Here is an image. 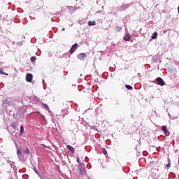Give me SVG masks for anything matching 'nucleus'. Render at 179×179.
I'll return each mask as SVG.
<instances>
[{
  "mask_svg": "<svg viewBox=\"0 0 179 179\" xmlns=\"http://www.w3.org/2000/svg\"><path fill=\"white\" fill-rule=\"evenodd\" d=\"M43 106L46 110H50V108L48 107V105H47V103H43Z\"/></svg>",
  "mask_w": 179,
  "mask_h": 179,
  "instance_id": "4be33fe9",
  "label": "nucleus"
},
{
  "mask_svg": "<svg viewBox=\"0 0 179 179\" xmlns=\"http://www.w3.org/2000/svg\"><path fill=\"white\" fill-rule=\"evenodd\" d=\"M117 10L119 12H124V10H125V8L124 7V4H122L121 6L117 7Z\"/></svg>",
  "mask_w": 179,
  "mask_h": 179,
  "instance_id": "4468645a",
  "label": "nucleus"
},
{
  "mask_svg": "<svg viewBox=\"0 0 179 179\" xmlns=\"http://www.w3.org/2000/svg\"><path fill=\"white\" fill-rule=\"evenodd\" d=\"M66 114V115H68V113H65Z\"/></svg>",
  "mask_w": 179,
  "mask_h": 179,
  "instance_id": "473e14b6",
  "label": "nucleus"
},
{
  "mask_svg": "<svg viewBox=\"0 0 179 179\" xmlns=\"http://www.w3.org/2000/svg\"><path fill=\"white\" fill-rule=\"evenodd\" d=\"M36 57L32 56V57H31V62H36Z\"/></svg>",
  "mask_w": 179,
  "mask_h": 179,
  "instance_id": "5701e85b",
  "label": "nucleus"
},
{
  "mask_svg": "<svg viewBox=\"0 0 179 179\" xmlns=\"http://www.w3.org/2000/svg\"><path fill=\"white\" fill-rule=\"evenodd\" d=\"M21 151L24 155H29V153H30V150H29V148L26 146L23 147L22 149L21 150Z\"/></svg>",
  "mask_w": 179,
  "mask_h": 179,
  "instance_id": "0eeeda50",
  "label": "nucleus"
},
{
  "mask_svg": "<svg viewBox=\"0 0 179 179\" xmlns=\"http://www.w3.org/2000/svg\"><path fill=\"white\" fill-rule=\"evenodd\" d=\"M125 87H126V89H127V90H132V89H133L132 86H131L129 85H126Z\"/></svg>",
  "mask_w": 179,
  "mask_h": 179,
  "instance_id": "aec40b11",
  "label": "nucleus"
},
{
  "mask_svg": "<svg viewBox=\"0 0 179 179\" xmlns=\"http://www.w3.org/2000/svg\"><path fill=\"white\" fill-rule=\"evenodd\" d=\"M16 125H17V121L13 122L10 125V127L13 129V131L16 130Z\"/></svg>",
  "mask_w": 179,
  "mask_h": 179,
  "instance_id": "1a4fd4ad",
  "label": "nucleus"
},
{
  "mask_svg": "<svg viewBox=\"0 0 179 179\" xmlns=\"http://www.w3.org/2000/svg\"><path fill=\"white\" fill-rule=\"evenodd\" d=\"M17 154L19 159H21L22 162H26V160H27V154L22 153V149L17 148Z\"/></svg>",
  "mask_w": 179,
  "mask_h": 179,
  "instance_id": "f257e3e1",
  "label": "nucleus"
},
{
  "mask_svg": "<svg viewBox=\"0 0 179 179\" xmlns=\"http://www.w3.org/2000/svg\"><path fill=\"white\" fill-rule=\"evenodd\" d=\"M100 1H101V0H98V1H96V3H97V5H99V2H100Z\"/></svg>",
  "mask_w": 179,
  "mask_h": 179,
  "instance_id": "c85d7f7f",
  "label": "nucleus"
},
{
  "mask_svg": "<svg viewBox=\"0 0 179 179\" xmlns=\"http://www.w3.org/2000/svg\"><path fill=\"white\" fill-rule=\"evenodd\" d=\"M156 82L159 86H164L166 85V82L163 80V78L158 77L156 78Z\"/></svg>",
  "mask_w": 179,
  "mask_h": 179,
  "instance_id": "f03ea898",
  "label": "nucleus"
},
{
  "mask_svg": "<svg viewBox=\"0 0 179 179\" xmlns=\"http://www.w3.org/2000/svg\"><path fill=\"white\" fill-rule=\"evenodd\" d=\"M162 130L165 134V135H170V131L167 129V126H162Z\"/></svg>",
  "mask_w": 179,
  "mask_h": 179,
  "instance_id": "6e6552de",
  "label": "nucleus"
},
{
  "mask_svg": "<svg viewBox=\"0 0 179 179\" xmlns=\"http://www.w3.org/2000/svg\"><path fill=\"white\" fill-rule=\"evenodd\" d=\"M77 162H78V163H80V162H79V158L77 159Z\"/></svg>",
  "mask_w": 179,
  "mask_h": 179,
  "instance_id": "7c9ffc66",
  "label": "nucleus"
},
{
  "mask_svg": "<svg viewBox=\"0 0 179 179\" xmlns=\"http://www.w3.org/2000/svg\"><path fill=\"white\" fill-rule=\"evenodd\" d=\"M132 6V3H123V6L124 7V10H126V9H128L129 8H131V6Z\"/></svg>",
  "mask_w": 179,
  "mask_h": 179,
  "instance_id": "f8f14e48",
  "label": "nucleus"
},
{
  "mask_svg": "<svg viewBox=\"0 0 179 179\" xmlns=\"http://www.w3.org/2000/svg\"><path fill=\"white\" fill-rule=\"evenodd\" d=\"M26 80L29 82V83H31L33 80V74L28 73L26 75Z\"/></svg>",
  "mask_w": 179,
  "mask_h": 179,
  "instance_id": "20e7f679",
  "label": "nucleus"
},
{
  "mask_svg": "<svg viewBox=\"0 0 179 179\" xmlns=\"http://www.w3.org/2000/svg\"><path fill=\"white\" fill-rule=\"evenodd\" d=\"M103 155H107V150H106V148H103Z\"/></svg>",
  "mask_w": 179,
  "mask_h": 179,
  "instance_id": "393cba45",
  "label": "nucleus"
},
{
  "mask_svg": "<svg viewBox=\"0 0 179 179\" xmlns=\"http://www.w3.org/2000/svg\"><path fill=\"white\" fill-rule=\"evenodd\" d=\"M87 57V55L86 53H80L77 55L78 59H80V61H85Z\"/></svg>",
  "mask_w": 179,
  "mask_h": 179,
  "instance_id": "7ed1b4c3",
  "label": "nucleus"
},
{
  "mask_svg": "<svg viewBox=\"0 0 179 179\" xmlns=\"http://www.w3.org/2000/svg\"><path fill=\"white\" fill-rule=\"evenodd\" d=\"M96 125H99L98 123H96Z\"/></svg>",
  "mask_w": 179,
  "mask_h": 179,
  "instance_id": "f704fd0d",
  "label": "nucleus"
},
{
  "mask_svg": "<svg viewBox=\"0 0 179 179\" xmlns=\"http://www.w3.org/2000/svg\"><path fill=\"white\" fill-rule=\"evenodd\" d=\"M90 127V129H93L94 131H96L97 132L99 131V129H97V125L94 126V125H88Z\"/></svg>",
  "mask_w": 179,
  "mask_h": 179,
  "instance_id": "ddd939ff",
  "label": "nucleus"
},
{
  "mask_svg": "<svg viewBox=\"0 0 179 179\" xmlns=\"http://www.w3.org/2000/svg\"><path fill=\"white\" fill-rule=\"evenodd\" d=\"M169 117L171 116L170 114H169Z\"/></svg>",
  "mask_w": 179,
  "mask_h": 179,
  "instance_id": "72a5a7b5",
  "label": "nucleus"
},
{
  "mask_svg": "<svg viewBox=\"0 0 179 179\" xmlns=\"http://www.w3.org/2000/svg\"><path fill=\"white\" fill-rule=\"evenodd\" d=\"M24 132V127H23V125H21L20 130V135H23Z\"/></svg>",
  "mask_w": 179,
  "mask_h": 179,
  "instance_id": "dca6fc26",
  "label": "nucleus"
},
{
  "mask_svg": "<svg viewBox=\"0 0 179 179\" xmlns=\"http://www.w3.org/2000/svg\"><path fill=\"white\" fill-rule=\"evenodd\" d=\"M62 31H65V28H63V29H62Z\"/></svg>",
  "mask_w": 179,
  "mask_h": 179,
  "instance_id": "c756f323",
  "label": "nucleus"
},
{
  "mask_svg": "<svg viewBox=\"0 0 179 179\" xmlns=\"http://www.w3.org/2000/svg\"><path fill=\"white\" fill-rule=\"evenodd\" d=\"M37 114L39 115V118H41L42 121H45V117H44V115H41L38 112L37 113Z\"/></svg>",
  "mask_w": 179,
  "mask_h": 179,
  "instance_id": "6ab92c4d",
  "label": "nucleus"
},
{
  "mask_svg": "<svg viewBox=\"0 0 179 179\" xmlns=\"http://www.w3.org/2000/svg\"><path fill=\"white\" fill-rule=\"evenodd\" d=\"M3 107H9L10 106V99H4L3 101Z\"/></svg>",
  "mask_w": 179,
  "mask_h": 179,
  "instance_id": "39448f33",
  "label": "nucleus"
},
{
  "mask_svg": "<svg viewBox=\"0 0 179 179\" xmlns=\"http://www.w3.org/2000/svg\"><path fill=\"white\" fill-rule=\"evenodd\" d=\"M66 148L70 151L72 152V153H75V148L69 145H66Z\"/></svg>",
  "mask_w": 179,
  "mask_h": 179,
  "instance_id": "9b49d317",
  "label": "nucleus"
},
{
  "mask_svg": "<svg viewBox=\"0 0 179 179\" xmlns=\"http://www.w3.org/2000/svg\"><path fill=\"white\" fill-rule=\"evenodd\" d=\"M95 135H97V134H95Z\"/></svg>",
  "mask_w": 179,
  "mask_h": 179,
  "instance_id": "e433bc0d",
  "label": "nucleus"
},
{
  "mask_svg": "<svg viewBox=\"0 0 179 179\" xmlns=\"http://www.w3.org/2000/svg\"><path fill=\"white\" fill-rule=\"evenodd\" d=\"M171 164L170 163H169L168 164H166V167H171Z\"/></svg>",
  "mask_w": 179,
  "mask_h": 179,
  "instance_id": "cd10ccee",
  "label": "nucleus"
},
{
  "mask_svg": "<svg viewBox=\"0 0 179 179\" xmlns=\"http://www.w3.org/2000/svg\"><path fill=\"white\" fill-rule=\"evenodd\" d=\"M0 73H1V75H6V76H8V73L3 72V69H0Z\"/></svg>",
  "mask_w": 179,
  "mask_h": 179,
  "instance_id": "412c9836",
  "label": "nucleus"
},
{
  "mask_svg": "<svg viewBox=\"0 0 179 179\" xmlns=\"http://www.w3.org/2000/svg\"><path fill=\"white\" fill-rule=\"evenodd\" d=\"M113 104H115V106L120 104V101H118V99L117 98L113 99Z\"/></svg>",
  "mask_w": 179,
  "mask_h": 179,
  "instance_id": "2eb2a0df",
  "label": "nucleus"
},
{
  "mask_svg": "<svg viewBox=\"0 0 179 179\" xmlns=\"http://www.w3.org/2000/svg\"><path fill=\"white\" fill-rule=\"evenodd\" d=\"M151 38L152 39V40H156V38H157V32H154L153 34H152V37H151Z\"/></svg>",
  "mask_w": 179,
  "mask_h": 179,
  "instance_id": "f3484780",
  "label": "nucleus"
},
{
  "mask_svg": "<svg viewBox=\"0 0 179 179\" xmlns=\"http://www.w3.org/2000/svg\"><path fill=\"white\" fill-rule=\"evenodd\" d=\"M88 26H96V21H89Z\"/></svg>",
  "mask_w": 179,
  "mask_h": 179,
  "instance_id": "a211bd4d",
  "label": "nucleus"
},
{
  "mask_svg": "<svg viewBox=\"0 0 179 179\" xmlns=\"http://www.w3.org/2000/svg\"><path fill=\"white\" fill-rule=\"evenodd\" d=\"M81 124L84 125V127H86V125H87V123L84 121L83 122H81Z\"/></svg>",
  "mask_w": 179,
  "mask_h": 179,
  "instance_id": "a878e982",
  "label": "nucleus"
},
{
  "mask_svg": "<svg viewBox=\"0 0 179 179\" xmlns=\"http://www.w3.org/2000/svg\"><path fill=\"white\" fill-rule=\"evenodd\" d=\"M69 9L70 10H73V12H75V10H76V9H75V7H72V6L69 7Z\"/></svg>",
  "mask_w": 179,
  "mask_h": 179,
  "instance_id": "b1692460",
  "label": "nucleus"
},
{
  "mask_svg": "<svg viewBox=\"0 0 179 179\" xmlns=\"http://www.w3.org/2000/svg\"><path fill=\"white\" fill-rule=\"evenodd\" d=\"M77 48H78V43L73 44L69 50L70 54H73V52H75V51H76Z\"/></svg>",
  "mask_w": 179,
  "mask_h": 179,
  "instance_id": "423d86ee",
  "label": "nucleus"
},
{
  "mask_svg": "<svg viewBox=\"0 0 179 179\" xmlns=\"http://www.w3.org/2000/svg\"><path fill=\"white\" fill-rule=\"evenodd\" d=\"M35 100L37 101H40V99H38V97H35Z\"/></svg>",
  "mask_w": 179,
  "mask_h": 179,
  "instance_id": "bb28decb",
  "label": "nucleus"
},
{
  "mask_svg": "<svg viewBox=\"0 0 179 179\" xmlns=\"http://www.w3.org/2000/svg\"><path fill=\"white\" fill-rule=\"evenodd\" d=\"M178 13H179V6L178 7Z\"/></svg>",
  "mask_w": 179,
  "mask_h": 179,
  "instance_id": "2f4dec72",
  "label": "nucleus"
},
{
  "mask_svg": "<svg viewBox=\"0 0 179 179\" xmlns=\"http://www.w3.org/2000/svg\"><path fill=\"white\" fill-rule=\"evenodd\" d=\"M124 41H129V40H131V34H126L124 36Z\"/></svg>",
  "mask_w": 179,
  "mask_h": 179,
  "instance_id": "9d476101",
  "label": "nucleus"
},
{
  "mask_svg": "<svg viewBox=\"0 0 179 179\" xmlns=\"http://www.w3.org/2000/svg\"><path fill=\"white\" fill-rule=\"evenodd\" d=\"M96 125H99L98 123H96Z\"/></svg>",
  "mask_w": 179,
  "mask_h": 179,
  "instance_id": "c9c22d12",
  "label": "nucleus"
}]
</instances>
